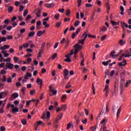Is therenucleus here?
<instances>
[{"mask_svg":"<svg viewBox=\"0 0 131 131\" xmlns=\"http://www.w3.org/2000/svg\"><path fill=\"white\" fill-rule=\"evenodd\" d=\"M82 36H84V38L81 40H79V43H81V45H83L84 40H85V39H86V37H88V31L83 33Z\"/></svg>","mask_w":131,"mask_h":131,"instance_id":"obj_1","label":"nucleus"},{"mask_svg":"<svg viewBox=\"0 0 131 131\" xmlns=\"http://www.w3.org/2000/svg\"><path fill=\"white\" fill-rule=\"evenodd\" d=\"M80 29H81L80 28L79 29H77L76 30V32L73 33L72 35V38L73 39H74L75 38V37L76 36V35H77L78 34V33H79V31H80Z\"/></svg>","mask_w":131,"mask_h":131,"instance_id":"obj_2","label":"nucleus"},{"mask_svg":"<svg viewBox=\"0 0 131 131\" xmlns=\"http://www.w3.org/2000/svg\"><path fill=\"white\" fill-rule=\"evenodd\" d=\"M125 81L124 78L123 77L121 78V83L120 84V89L121 90V92H122V90H123V83Z\"/></svg>","mask_w":131,"mask_h":131,"instance_id":"obj_3","label":"nucleus"},{"mask_svg":"<svg viewBox=\"0 0 131 131\" xmlns=\"http://www.w3.org/2000/svg\"><path fill=\"white\" fill-rule=\"evenodd\" d=\"M50 117H51V113L50 112H47V114H44L41 118H42V119H45V118H50Z\"/></svg>","mask_w":131,"mask_h":131,"instance_id":"obj_4","label":"nucleus"},{"mask_svg":"<svg viewBox=\"0 0 131 131\" xmlns=\"http://www.w3.org/2000/svg\"><path fill=\"white\" fill-rule=\"evenodd\" d=\"M62 117H63V113H61L60 115L58 116V117L56 119V120L54 121V123H58V121H59L60 119H62Z\"/></svg>","mask_w":131,"mask_h":131,"instance_id":"obj_5","label":"nucleus"},{"mask_svg":"<svg viewBox=\"0 0 131 131\" xmlns=\"http://www.w3.org/2000/svg\"><path fill=\"white\" fill-rule=\"evenodd\" d=\"M63 73L65 79H68L69 78L66 77V76H68V75H69V70L65 69L64 70Z\"/></svg>","mask_w":131,"mask_h":131,"instance_id":"obj_6","label":"nucleus"},{"mask_svg":"<svg viewBox=\"0 0 131 131\" xmlns=\"http://www.w3.org/2000/svg\"><path fill=\"white\" fill-rule=\"evenodd\" d=\"M41 14V10L38 8L37 9V11L36 13V16L37 18H40L41 17V15L39 14Z\"/></svg>","mask_w":131,"mask_h":131,"instance_id":"obj_7","label":"nucleus"},{"mask_svg":"<svg viewBox=\"0 0 131 131\" xmlns=\"http://www.w3.org/2000/svg\"><path fill=\"white\" fill-rule=\"evenodd\" d=\"M126 64V60L125 59H123V62H120L118 63V65L121 67L122 66H125Z\"/></svg>","mask_w":131,"mask_h":131,"instance_id":"obj_8","label":"nucleus"},{"mask_svg":"<svg viewBox=\"0 0 131 131\" xmlns=\"http://www.w3.org/2000/svg\"><path fill=\"white\" fill-rule=\"evenodd\" d=\"M6 67H8L9 69H13V68H14V64L11 63L10 62H7Z\"/></svg>","mask_w":131,"mask_h":131,"instance_id":"obj_9","label":"nucleus"},{"mask_svg":"<svg viewBox=\"0 0 131 131\" xmlns=\"http://www.w3.org/2000/svg\"><path fill=\"white\" fill-rule=\"evenodd\" d=\"M108 85H105V87L104 90V92H105V91H106L105 92V98H107V97L108 96V95H109V90H108Z\"/></svg>","mask_w":131,"mask_h":131,"instance_id":"obj_10","label":"nucleus"},{"mask_svg":"<svg viewBox=\"0 0 131 131\" xmlns=\"http://www.w3.org/2000/svg\"><path fill=\"white\" fill-rule=\"evenodd\" d=\"M36 82L40 85V88L42 86V79L39 78H37Z\"/></svg>","mask_w":131,"mask_h":131,"instance_id":"obj_11","label":"nucleus"},{"mask_svg":"<svg viewBox=\"0 0 131 131\" xmlns=\"http://www.w3.org/2000/svg\"><path fill=\"white\" fill-rule=\"evenodd\" d=\"M9 106L12 108V112H17V107H15L14 104H9Z\"/></svg>","mask_w":131,"mask_h":131,"instance_id":"obj_12","label":"nucleus"},{"mask_svg":"<svg viewBox=\"0 0 131 131\" xmlns=\"http://www.w3.org/2000/svg\"><path fill=\"white\" fill-rule=\"evenodd\" d=\"M121 112V106H120L117 111V115H116V118L118 119V116L120 115V113Z\"/></svg>","mask_w":131,"mask_h":131,"instance_id":"obj_13","label":"nucleus"},{"mask_svg":"<svg viewBox=\"0 0 131 131\" xmlns=\"http://www.w3.org/2000/svg\"><path fill=\"white\" fill-rule=\"evenodd\" d=\"M116 52L115 51H113L111 53V57H113V58L115 57H118L119 56V54H115Z\"/></svg>","mask_w":131,"mask_h":131,"instance_id":"obj_14","label":"nucleus"},{"mask_svg":"<svg viewBox=\"0 0 131 131\" xmlns=\"http://www.w3.org/2000/svg\"><path fill=\"white\" fill-rule=\"evenodd\" d=\"M55 5L53 4V3H51V4H46L45 5V7H46V8H53V7H54Z\"/></svg>","mask_w":131,"mask_h":131,"instance_id":"obj_15","label":"nucleus"},{"mask_svg":"<svg viewBox=\"0 0 131 131\" xmlns=\"http://www.w3.org/2000/svg\"><path fill=\"white\" fill-rule=\"evenodd\" d=\"M128 54L123 53L122 54L123 57H125V58H129V57H131V54H129V52H127Z\"/></svg>","mask_w":131,"mask_h":131,"instance_id":"obj_16","label":"nucleus"},{"mask_svg":"<svg viewBox=\"0 0 131 131\" xmlns=\"http://www.w3.org/2000/svg\"><path fill=\"white\" fill-rule=\"evenodd\" d=\"M9 48H10V46L5 45L4 46V47H1L0 48V50H6V49H9Z\"/></svg>","mask_w":131,"mask_h":131,"instance_id":"obj_17","label":"nucleus"},{"mask_svg":"<svg viewBox=\"0 0 131 131\" xmlns=\"http://www.w3.org/2000/svg\"><path fill=\"white\" fill-rule=\"evenodd\" d=\"M48 23L46 21H43L42 25L45 26L46 28H48V27H50V24H47Z\"/></svg>","mask_w":131,"mask_h":131,"instance_id":"obj_18","label":"nucleus"},{"mask_svg":"<svg viewBox=\"0 0 131 131\" xmlns=\"http://www.w3.org/2000/svg\"><path fill=\"white\" fill-rule=\"evenodd\" d=\"M74 47L76 48V49H78V50H79V51H80V50H81L82 49V46H81L80 45H78V44H77L76 45L74 46Z\"/></svg>","mask_w":131,"mask_h":131,"instance_id":"obj_19","label":"nucleus"},{"mask_svg":"<svg viewBox=\"0 0 131 131\" xmlns=\"http://www.w3.org/2000/svg\"><path fill=\"white\" fill-rule=\"evenodd\" d=\"M7 40V37H0V43L2 42H5Z\"/></svg>","mask_w":131,"mask_h":131,"instance_id":"obj_20","label":"nucleus"},{"mask_svg":"<svg viewBox=\"0 0 131 131\" xmlns=\"http://www.w3.org/2000/svg\"><path fill=\"white\" fill-rule=\"evenodd\" d=\"M17 98V93H13L11 96V100H13V99H16Z\"/></svg>","mask_w":131,"mask_h":131,"instance_id":"obj_21","label":"nucleus"},{"mask_svg":"<svg viewBox=\"0 0 131 131\" xmlns=\"http://www.w3.org/2000/svg\"><path fill=\"white\" fill-rule=\"evenodd\" d=\"M111 23L112 24V25L115 26V25H119V23H117L114 20H111Z\"/></svg>","mask_w":131,"mask_h":131,"instance_id":"obj_22","label":"nucleus"},{"mask_svg":"<svg viewBox=\"0 0 131 131\" xmlns=\"http://www.w3.org/2000/svg\"><path fill=\"white\" fill-rule=\"evenodd\" d=\"M100 31L102 32L107 31V28H106L105 26H103L102 28H100Z\"/></svg>","mask_w":131,"mask_h":131,"instance_id":"obj_23","label":"nucleus"},{"mask_svg":"<svg viewBox=\"0 0 131 131\" xmlns=\"http://www.w3.org/2000/svg\"><path fill=\"white\" fill-rule=\"evenodd\" d=\"M13 9L14 7H13V6H10L9 7H8V13H12Z\"/></svg>","mask_w":131,"mask_h":131,"instance_id":"obj_24","label":"nucleus"},{"mask_svg":"<svg viewBox=\"0 0 131 131\" xmlns=\"http://www.w3.org/2000/svg\"><path fill=\"white\" fill-rule=\"evenodd\" d=\"M23 48H24V49H27V48H29V43H24L23 45Z\"/></svg>","mask_w":131,"mask_h":131,"instance_id":"obj_25","label":"nucleus"},{"mask_svg":"<svg viewBox=\"0 0 131 131\" xmlns=\"http://www.w3.org/2000/svg\"><path fill=\"white\" fill-rule=\"evenodd\" d=\"M35 34V32H31L28 34V36L29 37H32V36H33V35H34Z\"/></svg>","mask_w":131,"mask_h":131,"instance_id":"obj_26","label":"nucleus"},{"mask_svg":"<svg viewBox=\"0 0 131 131\" xmlns=\"http://www.w3.org/2000/svg\"><path fill=\"white\" fill-rule=\"evenodd\" d=\"M42 34V31H39L37 33V35L39 36V37H40Z\"/></svg>","mask_w":131,"mask_h":131,"instance_id":"obj_27","label":"nucleus"},{"mask_svg":"<svg viewBox=\"0 0 131 131\" xmlns=\"http://www.w3.org/2000/svg\"><path fill=\"white\" fill-rule=\"evenodd\" d=\"M106 123H107V119H105L102 120L100 122V123L102 124V125H103V124H106Z\"/></svg>","mask_w":131,"mask_h":131,"instance_id":"obj_28","label":"nucleus"},{"mask_svg":"<svg viewBox=\"0 0 131 131\" xmlns=\"http://www.w3.org/2000/svg\"><path fill=\"white\" fill-rule=\"evenodd\" d=\"M79 23H80V22L79 21V20H76V21L75 22V24H74V26H75V27H77V26H78V25H79Z\"/></svg>","mask_w":131,"mask_h":131,"instance_id":"obj_29","label":"nucleus"},{"mask_svg":"<svg viewBox=\"0 0 131 131\" xmlns=\"http://www.w3.org/2000/svg\"><path fill=\"white\" fill-rule=\"evenodd\" d=\"M66 107L67 106L65 104L61 105V110H62L63 111H65V110H66Z\"/></svg>","mask_w":131,"mask_h":131,"instance_id":"obj_30","label":"nucleus"},{"mask_svg":"<svg viewBox=\"0 0 131 131\" xmlns=\"http://www.w3.org/2000/svg\"><path fill=\"white\" fill-rule=\"evenodd\" d=\"M121 25L123 26H123H125V27H126V28H128V25L124 22L121 23Z\"/></svg>","mask_w":131,"mask_h":131,"instance_id":"obj_31","label":"nucleus"},{"mask_svg":"<svg viewBox=\"0 0 131 131\" xmlns=\"http://www.w3.org/2000/svg\"><path fill=\"white\" fill-rule=\"evenodd\" d=\"M3 61L4 62H11V58L8 57L6 59L3 58Z\"/></svg>","mask_w":131,"mask_h":131,"instance_id":"obj_32","label":"nucleus"},{"mask_svg":"<svg viewBox=\"0 0 131 131\" xmlns=\"http://www.w3.org/2000/svg\"><path fill=\"white\" fill-rule=\"evenodd\" d=\"M4 94H5V95H7V94H8V93H7V92H1L0 93V99H3V95H4Z\"/></svg>","mask_w":131,"mask_h":131,"instance_id":"obj_33","label":"nucleus"},{"mask_svg":"<svg viewBox=\"0 0 131 131\" xmlns=\"http://www.w3.org/2000/svg\"><path fill=\"white\" fill-rule=\"evenodd\" d=\"M49 90H50V92H51V93L54 91V87L52 85H50L49 86Z\"/></svg>","mask_w":131,"mask_h":131,"instance_id":"obj_34","label":"nucleus"},{"mask_svg":"<svg viewBox=\"0 0 131 131\" xmlns=\"http://www.w3.org/2000/svg\"><path fill=\"white\" fill-rule=\"evenodd\" d=\"M6 27H7V25H4L3 26H0V30H4V29H5Z\"/></svg>","mask_w":131,"mask_h":131,"instance_id":"obj_35","label":"nucleus"},{"mask_svg":"<svg viewBox=\"0 0 131 131\" xmlns=\"http://www.w3.org/2000/svg\"><path fill=\"white\" fill-rule=\"evenodd\" d=\"M61 24H62V22L60 21V22H57L56 24V27H57L58 28H59V27H60V26H61Z\"/></svg>","mask_w":131,"mask_h":131,"instance_id":"obj_36","label":"nucleus"},{"mask_svg":"<svg viewBox=\"0 0 131 131\" xmlns=\"http://www.w3.org/2000/svg\"><path fill=\"white\" fill-rule=\"evenodd\" d=\"M27 14H28V10H25L24 12V17H26V16H27Z\"/></svg>","mask_w":131,"mask_h":131,"instance_id":"obj_37","label":"nucleus"},{"mask_svg":"<svg viewBox=\"0 0 131 131\" xmlns=\"http://www.w3.org/2000/svg\"><path fill=\"white\" fill-rule=\"evenodd\" d=\"M130 82H131V80H129L128 81H127L126 83L125 84V88H127V86H128V84H129V83H130Z\"/></svg>","mask_w":131,"mask_h":131,"instance_id":"obj_38","label":"nucleus"},{"mask_svg":"<svg viewBox=\"0 0 131 131\" xmlns=\"http://www.w3.org/2000/svg\"><path fill=\"white\" fill-rule=\"evenodd\" d=\"M119 43L120 45V46H123V45L125 43V42H123V40L121 39L119 41Z\"/></svg>","mask_w":131,"mask_h":131,"instance_id":"obj_39","label":"nucleus"},{"mask_svg":"<svg viewBox=\"0 0 131 131\" xmlns=\"http://www.w3.org/2000/svg\"><path fill=\"white\" fill-rule=\"evenodd\" d=\"M66 48H68V46H69V39H67V41H66Z\"/></svg>","mask_w":131,"mask_h":131,"instance_id":"obj_40","label":"nucleus"},{"mask_svg":"<svg viewBox=\"0 0 131 131\" xmlns=\"http://www.w3.org/2000/svg\"><path fill=\"white\" fill-rule=\"evenodd\" d=\"M67 39L66 38H63L61 41H60V43L63 44L64 42L67 41Z\"/></svg>","mask_w":131,"mask_h":131,"instance_id":"obj_41","label":"nucleus"},{"mask_svg":"<svg viewBox=\"0 0 131 131\" xmlns=\"http://www.w3.org/2000/svg\"><path fill=\"white\" fill-rule=\"evenodd\" d=\"M71 82H69L67 83V85L66 86V89H69V88H71V85H70Z\"/></svg>","mask_w":131,"mask_h":131,"instance_id":"obj_42","label":"nucleus"},{"mask_svg":"<svg viewBox=\"0 0 131 131\" xmlns=\"http://www.w3.org/2000/svg\"><path fill=\"white\" fill-rule=\"evenodd\" d=\"M92 90L93 91V95H96V90H95V86L92 84Z\"/></svg>","mask_w":131,"mask_h":131,"instance_id":"obj_43","label":"nucleus"},{"mask_svg":"<svg viewBox=\"0 0 131 131\" xmlns=\"http://www.w3.org/2000/svg\"><path fill=\"white\" fill-rule=\"evenodd\" d=\"M101 128H102L103 131H105L106 129L107 128V127H106V126H105V124H103V125H102Z\"/></svg>","mask_w":131,"mask_h":131,"instance_id":"obj_44","label":"nucleus"},{"mask_svg":"<svg viewBox=\"0 0 131 131\" xmlns=\"http://www.w3.org/2000/svg\"><path fill=\"white\" fill-rule=\"evenodd\" d=\"M21 123L23 124H24V125H25L27 123V121L26 119H23L21 121Z\"/></svg>","mask_w":131,"mask_h":131,"instance_id":"obj_45","label":"nucleus"},{"mask_svg":"<svg viewBox=\"0 0 131 131\" xmlns=\"http://www.w3.org/2000/svg\"><path fill=\"white\" fill-rule=\"evenodd\" d=\"M82 122L83 123V124H86V122H88V119L85 118L84 120H82Z\"/></svg>","mask_w":131,"mask_h":131,"instance_id":"obj_46","label":"nucleus"},{"mask_svg":"<svg viewBox=\"0 0 131 131\" xmlns=\"http://www.w3.org/2000/svg\"><path fill=\"white\" fill-rule=\"evenodd\" d=\"M117 89H118V82H115V90H117Z\"/></svg>","mask_w":131,"mask_h":131,"instance_id":"obj_47","label":"nucleus"},{"mask_svg":"<svg viewBox=\"0 0 131 131\" xmlns=\"http://www.w3.org/2000/svg\"><path fill=\"white\" fill-rule=\"evenodd\" d=\"M70 9H68L66 13V16H69V15H70Z\"/></svg>","mask_w":131,"mask_h":131,"instance_id":"obj_48","label":"nucleus"},{"mask_svg":"<svg viewBox=\"0 0 131 131\" xmlns=\"http://www.w3.org/2000/svg\"><path fill=\"white\" fill-rule=\"evenodd\" d=\"M85 6L86 8H92V7H93V5L92 4L88 3L86 4Z\"/></svg>","mask_w":131,"mask_h":131,"instance_id":"obj_49","label":"nucleus"},{"mask_svg":"<svg viewBox=\"0 0 131 131\" xmlns=\"http://www.w3.org/2000/svg\"><path fill=\"white\" fill-rule=\"evenodd\" d=\"M114 73H115V71H114V70L111 71V74H110V76L111 77H112V76H113V75H114Z\"/></svg>","mask_w":131,"mask_h":131,"instance_id":"obj_50","label":"nucleus"},{"mask_svg":"<svg viewBox=\"0 0 131 131\" xmlns=\"http://www.w3.org/2000/svg\"><path fill=\"white\" fill-rule=\"evenodd\" d=\"M7 81V78L6 77V76H3V78L2 79L3 82H6Z\"/></svg>","mask_w":131,"mask_h":131,"instance_id":"obj_51","label":"nucleus"},{"mask_svg":"<svg viewBox=\"0 0 131 131\" xmlns=\"http://www.w3.org/2000/svg\"><path fill=\"white\" fill-rule=\"evenodd\" d=\"M106 37H107V35H106L102 36L101 37V40H102V41H103V40H105Z\"/></svg>","mask_w":131,"mask_h":131,"instance_id":"obj_52","label":"nucleus"},{"mask_svg":"<svg viewBox=\"0 0 131 131\" xmlns=\"http://www.w3.org/2000/svg\"><path fill=\"white\" fill-rule=\"evenodd\" d=\"M108 63L107 61H103L102 62V65H104V66H108Z\"/></svg>","mask_w":131,"mask_h":131,"instance_id":"obj_53","label":"nucleus"},{"mask_svg":"<svg viewBox=\"0 0 131 131\" xmlns=\"http://www.w3.org/2000/svg\"><path fill=\"white\" fill-rule=\"evenodd\" d=\"M65 62H68V63H70L71 62V59L70 58H67L64 59Z\"/></svg>","mask_w":131,"mask_h":131,"instance_id":"obj_54","label":"nucleus"},{"mask_svg":"<svg viewBox=\"0 0 131 131\" xmlns=\"http://www.w3.org/2000/svg\"><path fill=\"white\" fill-rule=\"evenodd\" d=\"M75 52L74 54L75 55H77V53H78V52H79V50H78V49H76V48H75Z\"/></svg>","mask_w":131,"mask_h":131,"instance_id":"obj_55","label":"nucleus"},{"mask_svg":"<svg viewBox=\"0 0 131 131\" xmlns=\"http://www.w3.org/2000/svg\"><path fill=\"white\" fill-rule=\"evenodd\" d=\"M71 127V123H69L68 124L67 129H69Z\"/></svg>","mask_w":131,"mask_h":131,"instance_id":"obj_56","label":"nucleus"},{"mask_svg":"<svg viewBox=\"0 0 131 131\" xmlns=\"http://www.w3.org/2000/svg\"><path fill=\"white\" fill-rule=\"evenodd\" d=\"M31 18V16L30 15H28L26 18V20L28 21Z\"/></svg>","mask_w":131,"mask_h":131,"instance_id":"obj_57","label":"nucleus"},{"mask_svg":"<svg viewBox=\"0 0 131 131\" xmlns=\"http://www.w3.org/2000/svg\"><path fill=\"white\" fill-rule=\"evenodd\" d=\"M25 31H26L25 28L21 29L20 30V33H24V32H25Z\"/></svg>","mask_w":131,"mask_h":131,"instance_id":"obj_58","label":"nucleus"},{"mask_svg":"<svg viewBox=\"0 0 131 131\" xmlns=\"http://www.w3.org/2000/svg\"><path fill=\"white\" fill-rule=\"evenodd\" d=\"M8 39V40L13 39V36H12V35L8 36L7 37L6 39Z\"/></svg>","mask_w":131,"mask_h":131,"instance_id":"obj_59","label":"nucleus"},{"mask_svg":"<svg viewBox=\"0 0 131 131\" xmlns=\"http://www.w3.org/2000/svg\"><path fill=\"white\" fill-rule=\"evenodd\" d=\"M7 82H8V83L12 82V78H8L7 79Z\"/></svg>","mask_w":131,"mask_h":131,"instance_id":"obj_60","label":"nucleus"},{"mask_svg":"<svg viewBox=\"0 0 131 131\" xmlns=\"http://www.w3.org/2000/svg\"><path fill=\"white\" fill-rule=\"evenodd\" d=\"M30 94L31 96H32V95H33L34 94H35V90H34L31 91Z\"/></svg>","mask_w":131,"mask_h":131,"instance_id":"obj_61","label":"nucleus"},{"mask_svg":"<svg viewBox=\"0 0 131 131\" xmlns=\"http://www.w3.org/2000/svg\"><path fill=\"white\" fill-rule=\"evenodd\" d=\"M6 70H2L1 71V74H2L3 75H4L6 74Z\"/></svg>","mask_w":131,"mask_h":131,"instance_id":"obj_62","label":"nucleus"},{"mask_svg":"<svg viewBox=\"0 0 131 131\" xmlns=\"http://www.w3.org/2000/svg\"><path fill=\"white\" fill-rule=\"evenodd\" d=\"M0 129L1 131H6V128L4 126H1Z\"/></svg>","mask_w":131,"mask_h":131,"instance_id":"obj_63","label":"nucleus"},{"mask_svg":"<svg viewBox=\"0 0 131 131\" xmlns=\"http://www.w3.org/2000/svg\"><path fill=\"white\" fill-rule=\"evenodd\" d=\"M21 70L23 71H25L26 70V67H25V66H23L22 67H21Z\"/></svg>","mask_w":131,"mask_h":131,"instance_id":"obj_64","label":"nucleus"}]
</instances>
